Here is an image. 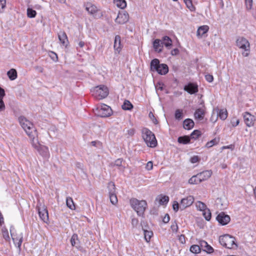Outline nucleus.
I'll return each instance as SVG.
<instances>
[{
  "instance_id": "nucleus-1",
  "label": "nucleus",
  "mask_w": 256,
  "mask_h": 256,
  "mask_svg": "<svg viewBox=\"0 0 256 256\" xmlns=\"http://www.w3.org/2000/svg\"><path fill=\"white\" fill-rule=\"evenodd\" d=\"M18 120L21 126L30 138L32 147L39 152L40 148H44L46 152H48V148L46 146H42L40 144L38 140V132L32 122L24 116H20Z\"/></svg>"
},
{
  "instance_id": "nucleus-2",
  "label": "nucleus",
  "mask_w": 256,
  "mask_h": 256,
  "mask_svg": "<svg viewBox=\"0 0 256 256\" xmlns=\"http://www.w3.org/2000/svg\"><path fill=\"white\" fill-rule=\"evenodd\" d=\"M142 136L148 146L155 148L158 144L154 134L148 128H143L142 130Z\"/></svg>"
},
{
  "instance_id": "nucleus-3",
  "label": "nucleus",
  "mask_w": 256,
  "mask_h": 256,
  "mask_svg": "<svg viewBox=\"0 0 256 256\" xmlns=\"http://www.w3.org/2000/svg\"><path fill=\"white\" fill-rule=\"evenodd\" d=\"M130 204L139 216L143 215L148 207L147 202L145 200H140L136 198H130Z\"/></svg>"
},
{
  "instance_id": "nucleus-4",
  "label": "nucleus",
  "mask_w": 256,
  "mask_h": 256,
  "mask_svg": "<svg viewBox=\"0 0 256 256\" xmlns=\"http://www.w3.org/2000/svg\"><path fill=\"white\" fill-rule=\"evenodd\" d=\"M219 242L222 246L228 248L232 249L238 247L235 238L228 234L220 236Z\"/></svg>"
},
{
  "instance_id": "nucleus-5",
  "label": "nucleus",
  "mask_w": 256,
  "mask_h": 256,
  "mask_svg": "<svg viewBox=\"0 0 256 256\" xmlns=\"http://www.w3.org/2000/svg\"><path fill=\"white\" fill-rule=\"evenodd\" d=\"M91 92L92 96L99 100L106 98L109 94L108 87L104 85H100L94 88Z\"/></svg>"
},
{
  "instance_id": "nucleus-6",
  "label": "nucleus",
  "mask_w": 256,
  "mask_h": 256,
  "mask_svg": "<svg viewBox=\"0 0 256 256\" xmlns=\"http://www.w3.org/2000/svg\"><path fill=\"white\" fill-rule=\"evenodd\" d=\"M150 68L152 70L156 71L161 75H164L168 72V67L167 64H160V60L157 58H154L151 61Z\"/></svg>"
},
{
  "instance_id": "nucleus-7",
  "label": "nucleus",
  "mask_w": 256,
  "mask_h": 256,
  "mask_svg": "<svg viewBox=\"0 0 256 256\" xmlns=\"http://www.w3.org/2000/svg\"><path fill=\"white\" fill-rule=\"evenodd\" d=\"M236 45L239 48L244 50L242 52V55L244 56H248L250 52V44L247 39L242 36L238 37L236 40Z\"/></svg>"
},
{
  "instance_id": "nucleus-8",
  "label": "nucleus",
  "mask_w": 256,
  "mask_h": 256,
  "mask_svg": "<svg viewBox=\"0 0 256 256\" xmlns=\"http://www.w3.org/2000/svg\"><path fill=\"white\" fill-rule=\"evenodd\" d=\"M10 232L13 242L16 246L20 250L23 241V236L22 232L19 230H17L14 227H11Z\"/></svg>"
},
{
  "instance_id": "nucleus-9",
  "label": "nucleus",
  "mask_w": 256,
  "mask_h": 256,
  "mask_svg": "<svg viewBox=\"0 0 256 256\" xmlns=\"http://www.w3.org/2000/svg\"><path fill=\"white\" fill-rule=\"evenodd\" d=\"M96 112L98 116L102 118L108 117L112 114V110L110 107L104 104L98 105Z\"/></svg>"
},
{
  "instance_id": "nucleus-10",
  "label": "nucleus",
  "mask_w": 256,
  "mask_h": 256,
  "mask_svg": "<svg viewBox=\"0 0 256 256\" xmlns=\"http://www.w3.org/2000/svg\"><path fill=\"white\" fill-rule=\"evenodd\" d=\"M38 210L40 218L46 223H48L49 220L48 210L44 205L38 206Z\"/></svg>"
},
{
  "instance_id": "nucleus-11",
  "label": "nucleus",
  "mask_w": 256,
  "mask_h": 256,
  "mask_svg": "<svg viewBox=\"0 0 256 256\" xmlns=\"http://www.w3.org/2000/svg\"><path fill=\"white\" fill-rule=\"evenodd\" d=\"M246 126L248 127H252L254 126L256 121V117L250 114L249 112H246L242 114Z\"/></svg>"
},
{
  "instance_id": "nucleus-12",
  "label": "nucleus",
  "mask_w": 256,
  "mask_h": 256,
  "mask_svg": "<svg viewBox=\"0 0 256 256\" xmlns=\"http://www.w3.org/2000/svg\"><path fill=\"white\" fill-rule=\"evenodd\" d=\"M86 10L88 12V14L95 16L97 13L100 11V10L97 6L90 2H87L84 4Z\"/></svg>"
},
{
  "instance_id": "nucleus-13",
  "label": "nucleus",
  "mask_w": 256,
  "mask_h": 256,
  "mask_svg": "<svg viewBox=\"0 0 256 256\" xmlns=\"http://www.w3.org/2000/svg\"><path fill=\"white\" fill-rule=\"evenodd\" d=\"M194 202L193 196H188L186 198H182L180 204V208L184 210L187 207L190 206Z\"/></svg>"
},
{
  "instance_id": "nucleus-14",
  "label": "nucleus",
  "mask_w": 256,
  "mask_h": 256,
  "mask_svg": "<svg viewBox=\"0 0 256 256\" xmlns=\"http://www.w3.org/2000/svg\"><path fill=\"white\" fill-rule=\"evenodd\" d=\"M216 219L218 223L222 226L227 224L230 220V216L224 212H221L218 214Z\"/></svg>"
},
{
  "instance_id": "nucleus-15",
  "label": "nucleus",
  "mask_w": 256,
  "mask_h": 256,
  "mask_svg": "<svg viewBox=\"0 0 256 256\" xmlns=\"http://www.w3.org/2000/svg\"><path fill=\"white\" fill-rule=\"evenodd\" d=\"M129 20V15L128 12H119L116 18V22L118 24H122L126 22Z\"/></svg>"
},
{
  "instance_id": "nucleus-16",
  "label": "nucleus",
  "mask_w": 256,
  "mask_h": 256,
  "mask_svg": "<svg viewBox=\"0 0 256 256\" xmlns=\"http://www.w3.org/2000/svg\"><path fill=\"white\" fill-rule=\"evenodd\" d=\"M184 90L190 94H194L198 92V86L196 84L190 82L184 86Z\"/></svg>"
},
{
  "instance_id": "nucleus-17",
  "label": "nucleus",
  "mask_w": 256,
  "mask_h": 256,
  "mask_svg": "<svg viewBox=\"0 0 256 256\" xmlns=\"http://www.w3.org/2000/svg\"><path fill=\"white\" fill-rule=\"evenodd\" d=\"M199 244L200 245L201 250H202L206 252L208 254L213 252V248L205 240H200L199 242Z\"/></svg>"
},
{
  "instance_id": "nucleus-18",
  "label": "nucleus",
  "mask_w": 256,
  "mask_h": 256,
  "mask_svg": "<svg viewBox=\"0 0 256 256\" xmlns=\"http://www.w3.org/2000/svg\"><path fill=\"white\" fill-rule=\"evenodd\" d=\"M58 38L60 43L66 47L68 44V40L66 33L64 31H61L58 34Z\"/></svg>"
},
{
  "instance_id": "nucleus-19",
  "label": "nucleus",
  "mask_w": 256,
  "mask_h": 256,
  "mask_svg": "<svg viewBox=\"0 0 256 256\" xmlns=\"http://www.w3.org/2000/svg\"><path fill=\"white\" fill-rule=\"evenodd\" d=\"M206 113L205 108H198L196 110L194 114V118L196 120H202L204 119Z\"/></svg>"
},
{
  "instance_id": "nucleus-20",
  "label": "nucleus",
  "mask_w": 256,
  "mask_h": 256,
  "mask_svg": "<svg viewBox=\"0 0 256 256\" xmlns=\"http://www.w3.org/2000/svg\"><path fill=\"white\" fill-rule=\"evenodd\" d=\"M212 171L211 170H205L198 174L202 182L203 181L208 180L212 176Z\"/></svg>"
},
{
  "instance_id": "nucleus-21",
  "label": "nucleus",
  "mask_w": 256,
  "mask_h": 256,
  "mask_svg": "<svg viewBox=\"0 0 256 256\" xmlns=\"http://www.w3.org/2000/svg\"><path fill=\"white\" fill-rule=\"evenodd\" d=\"M153 47L156 52H162L163 48L162 42L159 39H156L153 42Z\"/></svg>"
},
{
  "instance_id": "nucleus-22",
  "label": "nucleus",
  "mask_w": 256,
  "mask_h": 256,
  "mask_svg": "<svg viewBox=\"0 0 256 256\" xmlns=\"http://www.w3.org/2000/svg\"><path fill=\"white\" fill-rule=\"evenodd\" d=\"M114 47V50L116 51L118 53H119L120 52L122 48L120 41V36L118 35H117L115 36Z\"/></svg>"
},
{
  "instance_id": "nucleus-23",
  "label": "nucleus",
  "mask_w": 256,
  "mask_h": 256,
  "mask_svg": "<svg viewBox=\"0 0 256 256\" xmlns=\"http://www.w3.org/2000/svg\"><path fill=\"white\" fill-rule=\"evenodd\" d=\"M216 110L218 113V116L222 120H225L228 116V112L226 108H222L219 110L218 108H216Z\"/></svg>"
},
{
  "instance_id": "nucleus-24",
  "label": "nucleus",
  "mask_w": 256,
  "mask_h": 256,
  "mask_svg": "<svg viewBox=\"0 0 256 256\" xmlns=\"http://www.w3.org/2000/svg\"><path fill=\"white\" fill-rule=\"evenodd\" d=\"M209 27L208 26L204 25L199 27L197 30V36L202 37L204 36L208 30Z\"/></svg>"
},
{
  "instance_id": "nucleus-25",
  "label": "nucleus",
  "mask_w": 256,
  "mask_h": 256,
  "mask_svg": "<svg viewBox=\"0 0 256 256\" xmlns=\"http://www.w3.org/2000/svg\"><path fill=\"white\" fill-rule=\"evenodd\" d=\"M194 121L191 119L188 118L184 121V128L186 130H191L194 126Z\"/></svg>"
},
{
  "instance_id": "nucleus-26",
  "label": "nucleus",
  "mask_w": 256,
  "mask_h": 256,
  "mask_svg": "<svg viewBox=\"0 0 256 256\" xmlns=\"http://www.w3.org/2000/svg\"><path fill=\"white\" fill-rule=\"evenodd\" d=\"M220 141V138L219 137H216L213 140L208 142L206 144V147L207 148H210L218 144Z\"/></svg>"
},
{
  "instance_id": "nucleus-27",
  "label": "nucleus",
  "mask_w": 256,
  "mask_h": 256,
  "mask_svg": "<svg viewBox=\"0 0 256 256\" xmlns=\"http://www.w3.org/2000/svg\"><path fill=\"white\" fill-rule=\"evenodd\" d=\"M7 74L8 78L11 80H16L18 76L16 70L14 68H12L9 71H8Z\"/></svg>"
},
{
  "instance_id": "nucleus-28",
  "label": "nucleus",
  "mask_w": 256,
  "mask_h": 256,
  "mask_svg": "<svg viewBox=\"0 0 256 256\" xmlns=\"http://www.w3.org/2000/svg\"><path fill=\"white\" fill-rule=\"evenodd\" d=\"M202 182L198 174L192 176L188 180V183L191 184H197Z\"/></svg>"
},
{
  "instance_id": "nucleus-29",
  "label": "nucleus",
  "mask_w": 256,
  "mask_h": 256,
  "mask_svg": "<svg viewBox=\"0 0 256 256\" xmlns=\"http://www.w3.org/2000/svg\"><path fill=\"white\" fill-rule=\"evenodd\" d=\"M114 4L121 9H124L126 6V2L125 0H114Z\"/></svg>"
},
{
  "instance_id": "nucleus-30",
  "label": "nucleus",
  "mask_w": 256,
  "mask_h": 256,
  "mask_svg": "<svg viewBox=\"0 0 256 256\" xmlns=\"http://www.w3.org/2000/svg\"><path fill=\"white\" fill-rule=\"evenodd\" d=\"M156 200H158L160 204L164 205L166 204L168 202L169 200V198L166 196L160 195L156 198Z\"/></svg>"
},
{
  "instance_id": "nucleus-31",
  "label": "nucleus",
  "mask_w": 256,
  "mask_h": 256,
  "mask_svg": "<svg viewBox=\"0 0 256 256\" xmlns=\"http://www.w3.org/2000/svg\"><path fill=\"white\" fill-rule=\"evenodd\" d=\"M66 204L67 206L70 210L76 209V206L72 198L71 197H67L66 200Z\"/></svg>"
},
{
  "instance_id": "nucleus-32",
  "label": "nucleus",
  "mask_w": 256,
  "mask_h": 256,
  "mask_svg": "<svg viewBox=\"0 0 256 256\" xmlns=\"http://www.w3.org/2000/svg\"><path fill=\"white\" fill-rule=\"evenodd\" d=\"M190 138L188 136H180L178 139V142L180 144H184L190 143Z\"/></svg>"
},
{
  "instance_id": "nucleus-33",
  "label": "nucleus",
  "mask_w": 256,
  "mask_h": 256,
  "mask_svg": "<svg viewBox=\"0 0 256 256\" xmlns=\"http://www.w3.org/2000/svg\"><path fill=\"white\" fill-rule=\"evenodd\" d=\"M162 42L163 45H164L167 48L172 45V40L171 38L168 36H164L162 38Z\"/></svg>"
},
{
  "instance_id": "nucleus-34",
  "label": "nucleus",
  "mask_w": 256,
  "mask_h": 256,
  "mask_svg": "<svg viewBox=\"0 0 256 256\" xmlns=\"http://www.w3.org/2000/svg\"><path fill=\"white\" fill-rule=\"evenodd\" d=\"M190 251L194 254H199L201 252L200 245H192L190 249Z\"/></svg>"
},
{
  "instance_id": "nucleus-35",
  "label": "nucleus",
  "mask_w": 256,
  "mask_h": 256,
  "mask_svg": "<svg viewBox=\"0 0 256 256\" xmlns=\"http://www.w3.org/2000/svg\"><path fill=\"white\" fill-rule=\"evenodd\" d=\"M132 108V104L128 100H125L122 106V108L124 110H130Z\"/></svg>"
},
{
  "instance_id": "nucleus-36",
  "label": "nucleus",
  "mask_w": 256,
  "mask_h": 256,
  "mask_svg": "<svg viewBox=\"0 0 256 256\" xmlns=\"http://www.w3.org/2000/svg\"><path fill=\"white\" fill-rule=\"evenodd\" d=\"M144 239L147 242H149L153 236V232L152 230H144Z\"/></svg>"
},
{
  "instance_id": "nucleus-37",
  "label": "nucleus",
  "mask_w": 256,
  "mask_h": 256,
  "mask_svg": "<svg viewBox=\"0 0 256 256\" xmlns=\"http://www.w3.org/2000/svg\"><path fill=\"white\" fill-rule=\"evenodd\" d=\"M108 188L109 194L116 192V186L114 182H110L108 183Z\"/></svg>"
},
{
  "instance_id": "nucleus-38",
  "label": "nucleus",
  "mask_w": 256,
  "mask_h": 256,
  "mask_svg": "<svg viewBox=\"0 0 256 256\" xmlns=\"http://www.w3.org/2000/svg\"><path fill=\"white\" fill-rule=\"evenodd\" d=\"M109 197L110 201L112 204L116 205L117 204L118 200L116 192L109 194Z\"/></svg>"
},
{
  "instance_id": "nucleus-39",
  "label": "nucleus",
  "mask_w": 256,
  "mask_h": 256,
  "mask_svg": "<svg viewBox=\"0 0 256 256\" xmlns=\"http://www.w3.org/2000/svg\"><path fill=\"white\" fill-rule=\"evenodd\" d=\"M2 232L3 238L6 241L9 242L10 241V237L9 236L8 230L6 228H2Z\"/></svg>"
},
{
  "instance_id": "nucleus-40",
  "label": "nucleus",
  "mask_w": 256,
  "mask_h": 256,
  "mask_svg": "<svg viewBox=\"0 0 256 256\" xmlns=\"http://www.w3.org/2000/svg\"><path fill=\"white\" fill-rule=\"evenodd\" d=\"M187 8L190 11H194L196 10L195 6L192 4V0H184Z\"/></svg>"
},
{
  "instance_id": "nucleus-41",
  "label": "nucleus",
  "mask_w": 256,
  "mask_h": 256,
  "mask_svg": "<svg viewBox=\"0 0 256 256\" xmlns=\"http://www.w3.org/2000/svg\"><path fill=\"white\" fill-rule=\"evenodd\" d=\"M196 205L197 208L200 211H203L206 208V206L205 204L200 201L197 202Z\"/></svg>"
},
{
  "instance_id": "nucleus-42",
  "label": "nucleus",
  "mask_w": 256,
  "mask_h": 256,
  "mask_svg": "<svg viewBox=\"0 0 256 256\" xmlns=\"http://www.w3.org/2000/svg\"><path fill=\"white\" fill-rule=\"evenodd\" d=\"M36 12L35 10H32L31 8H28L27 9V16L29 18H34L36 17Z\"/></svg>"
},
{
  "instance_id": "nucleus-43",
  "label": "nucleus",
  "mask_w": 256,
  "mask_h": 256,
  "mask_svg": "<svg viewBox=\"0 0 256 256\" xmlns=\"http://www.w3.org/2000/svg\"><path fill=\"white\" fill-rule=\"evenodd\" d=\"M202 134V132L199 130H194L190 134V137L194 139L198 138Z\"/></svg>"
},
{
  "instance_id": "nucleus-44",
  "label": "nucleus",
  "mask_w": 256,
  "mask_h": 256,
  "mask_svg": "<svg viewBox=\"0 0 256 256\" xmlns=\"http://www.w3.org/2000/svg\"><path fill=\"white\" fill-rule=\"evenodd\" d=\"M203 216L206 220H210L211 218V212L208 209L203 210Z\"/></svg>"
},
{
  "instance_id": "nucleus-45",
  "label": "nucleus",
  "mask_w": 256,
  "mask_h": 256,
  "mask_svg": "<svg viewBox=\"0 0 256 256\" xmlns=\"http://www.w3.org/2000/svg\"><path fill=\"white\" fill-rule=\"evenodd\" d=\"M183 111L182 110L178 109L175 112V118L176 119L180 120L182 118Z\"/></svg>"
},
{
  "instance_id": "nucleus-46",
  "label": "nucleus",
  "mask_w": 256,
  "mask_h": 256,
  "mask_svg": "<svg viewBox=\"0 0 256 256\" xmlns=\"http://www.w3.org/2000/svg\"><path fill=\"white\" fill-rule=\"evenodd\" d=\"M230 124L233 127H236L239 124L240 120L236 117H233L230 120Z\"/></svg>"
},
{
  "instance_id": "nucleus-47",
  "label": "nucleus",
  "mask_w": 256,
  "mask_h": 256,
  "mask_svg": "<svg viewBox=\"0 0 256 256\" xmlns=\"http://www.w3.org/2000/svg\"><path fill=\"white\" fill-rule=\"evenodd\" d=\"M252 0H245V5L247 10H250L252 6Z\"/></svg>"
},
{
  "instance_id": "nucleus-48",
  "label": "nucleus",
  "mask_w": 256,
  "mask_h": 256,
  "mask_svg": "<svg viewBox=\"0 0 256 256\" xmlns=\"http://www.w3.org/2000/svg\"><path fill=\"white\" fill-rule=\"evenodd\" d=\"M148 116H149V118H150V119L153 122V123L154 124H158V120H157V119L154 116V114H153L152 112H150L149 113Z\"/></svg>"
},
{
  "instance_id": "nucleus-49",
  "label": "nucleus",
  "mask_w": 256,
  "mask_h": 256,
  "mask_svg": "<svg viewBox=\"0 0 256 256\" xmlns=\"http://www.w3.org/2000/svg\"><path fill=\"white\" fill-rule=\"evenodd\" d=\"M76 240H78V235L76 234H74L70 238V243L72 246L76 245Z\"/></svg>"
},
{
  "instance_id": "nucleus-50",
  "label": "nucleus",
  "mask_w": 256,
  "mask_h": 256,
  "mask_svg": "<svg viewBox=\"0 0 256 256\" xmlns=\"http://www.w3.org/2000/svg\"><path fill=\"white\" fill-rule=\"evenodd\" d=\"M171 229L174 232H177L178 230V226L176 222H174L171 225Z\"/></svg>"
},
{
  "instance_id": "nucleus-51",
  "label": "nucleus",
  "mask_w": 256,
  "mask_h": 256,
  "mask_svg": "<svg viewBox=\"0 0 256 256\" xmlns=\"http://www.w3.org/2000/svg\"><path fill=\"white\" fill-rule=\"evenodd\" d=\"M6 5V0H0V12L4 11Z\"/></svg>"
},
{
  "instance_id": "nucleus-52",
  "label": "nucleus",
  "mask_w": 256,
  "mask_h": 256,
  "mask_svg": "<svg viewBox=\"0 0 256 256\" xmlns=\"http://www.w3.org/2000/svg\"><path fill=\"white\" fill-rule=\"evenodd\" d=\"M190 162L192 164H194L198 162L200 160V158L198 156H194L190 158Z\"/></svg>"
},
{
  "instance_id": "nucleus-53",
  "label": "nucleus",
  "mask_w": 256,
  "mask_h": 256,
  "mask_svg": "<svg viewBox=\"0 0 256 256\" xmlns=\"http://www.w3.org/2000/svg\"><path fill=\"white\" fill-rule=\"evenodd\" d=\"M205 78L208 82H212L214 80V77L212 74H206L205 75Z\"/></svg>"
},
{
  "instance_id": "nucleus-54",
  "label": "nucleus",
  "mask_w": 256,
  "mask_h": 256,
  "mask_svg": "<svg viewBox=\"0 0 256 256\" xmlns=\"http://www.w3.org/2000/svg\"><path fill=\"white\" fill-rule=\"evenodd\" d=\"M178 240L179 242L182 244H184L186 243V236L184 234H181L178 236Z\"/></svg>"
},
{
  "instance_id": "nucleus-55",
  "label": "nucleus",
  "mask_w": 256,
  "mask_h": 256,
  "mask_svg": "<svg viewBox=\"0 0 256 256\" xmlns=\"http://www.w3.org/2000/svg\"><path fill=\"white\" fill-rule=\"evenodd\" d=\"M152 168H153L152 162L151 161L148 162V163L146 164V168L148 170H152Z\"/></svg>"
},
{
  "instance_id": "nucleus-56",
  "label": "nucleus",
  "mask_w": 256,
  "mask_h": 256,
  "mask_svg": "<svg viewBox=\"0 0 256 256\" xmlns=\"http://www.w3.org/2000/svg\"><path fill=\"white\" fill-rule=\"evenodd\" d=\"M5 110V104L2 98H0V112L4 111Z\"/></svg>"
},
{
  "instance_id": "nucleus-57",
  "label": "nucleus",
  "mask_w": 256,
  "mask_h": 256,
  "mask_svg": "<svg viewBox=\"0 0 256 256\" xmlns=\"http://www.w3.org/2000/svg\"><path fill=\"white\" fill-rule=\"evenodd\" d=\"M134 133H135V130L133 128H132L127 130L126 134L129 136H132L134 135Z\"/></svg>"
},
{
  "instance_id": "nucleus-58",
  "label": "nucleus",
  "mask_w": 256,
  "mask_h": 256,
  "mask_svg": "<svg viewBox=\"0 0 256 256\" xmlns=\"http://www.w3.org/2000/svg\"><path fill=\"white\" fill-rule=\"evenodd\" d=\"M180 204H178L177 202H174L172 208L174 210L175 212H177L178 210Z\"/></svg>"
},
{
  "instance_id": "nucleus-59",
  "label": "nucleus",
  "mask_w": 256,
  "mask_h": 256,
  "mask_svg": "<svg viewBox=\"0 0 256 256\" xmlns=\"http://www.w3.org/2000/svg\"><path fill=\"white\" fill-rule=\"evenodd\" d=\"M170 220V216L168 214H165L163 218L162 221L164 223H168Z\"/></svg>"
},
{
  "instance_id": "nucleus-60",
  "label": "nucleus",
  "mask_w": 256,
  "mask_h": 256,
  "mask_svg": "<svg viewBox=\"0 0 256 256\" xmlns=\"http://www.w3.org/2000/svg\"><path fill=\"white\" fill-rule=\"evenodd\" d=\"M222 150H223L224 149H231L233 150L234 148V145L230 144L226 146H223L222 148Z\"/></svg>"
},
{
  "instance_id": "nucleus-61",
  "label": "nucleus",
  "mask_w": 256,
  "mask_h": 256,
  "mask_svg": "<svg viewBox=\"0 0 256 256\" xmlns=\"http://www.w3.org/2000/svg\"><path fill=\"white\" fill-rule=\"evenodd\" d=\"M179 54V50L178 48H174L171 51V54L172 56H176Z\"/></svg>"
},
{
  "instance_id": "nucleus-62",
  "label": "nucleus",
  "mask_w": 256,
  "mask_h": 256,
  "mask_svg": "<svg viewBox=\"0 0 256 256\" xmlns=\"http://www.w3.org/2000/svg\"><path fill=\"white\" fill-rule=\"evenodd\" d=\"M122 160H123L122 159H121V158H118V159L116 160L115 162L116 165L118 166H122Z\"/></svg>"
},
{
  "instance_id": "nucleus-63",
  "label": "nucleus",
  "mask_w": 256,
  "mask_h": 256,
  "mask_svg": "<svg viewBox=\"0 0 256 256\" xmlns=\"http://www.w3.org/2000/svg\"><path fill=\"white\" fill-rule=\"evenodd\" d=\"M5 96V92L4 90L0 87V98H2L4 96Z\"/></svg>"
},
{
  "instance_id": "nucleus-64",
  "label": "nucleus",
  "mask_w": 256,
  "mask_h": 256,
  "mask_svg": "<svg viewBox=\"0 0 256 256\" xmlns=\"http://www.w3.org/2000/svg\"><path fill=\"white\" fill-rule=\"evenodd\" d=\"M4 223V219L2 213L0 212V225L2 226Z\"/></svg>"
}]
</instances>
